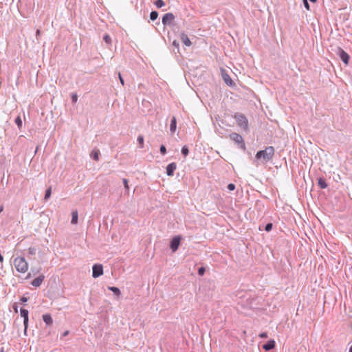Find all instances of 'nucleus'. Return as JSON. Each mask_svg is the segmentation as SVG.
Masks as SVG:
<instances>
[{
	"instance_id": "nucleus-18",
	"label": "nucleus",
	"mask_w": 352,
	"mask_h": 352,
	"mask_svg": "<svg viewBox=\"0 0 352 352\" xmlns=\"http://www.w3.org/2000/svg\"><path fill=\"white\" fill-rule=\"evenodd\" d=\"M99 155H100V151L99 150H93L91 151V153H90V157L96 160V161H98L99 160Z\"/></svg>"
},
{
	"instance_id": "nucleus-1",
	"label": "nucleus",
	"mask_w": 352,
	"mask_h": 352,
	"mask_svg": "<svg viewBox=\"0 0 352 352\" xmlns=\"http://www.w3.org/2000/svg\"><path fill=\"white\" fill-rule=\"evenodd\" d=\"M274 155V148L273 146H267L264 150L258 151L255 157L257 160H261L263 163H266L272 160Z\"/></svg>"
},
{
	"instance_id": "nucleus-24",
	"label": "nucleus",
	"mask_w": 352,
	"mask_h": 352,
	"mask_svg": "<svg viewBox=\"0 0 352 352\" xmlns=\"http://www.w3.org/2000/svg\"><path fill=\"white\" fill-rule=\"evenodd\" d=\"M154 4L157 8H160L165 5L163 0H156Z\"/></svg>"
},
{
	"instance_id": "nucleus-38",
	"label": "nucleus",
	"mask_w": 352,
	"mask_h": 352,
	"mask_svg": "<svg viewBox=\"0 0 352 352\" xmlns=\"http://www.w3.org/2000/svg\"><path fill=\"white\" fill-rule=\"evenodd\" d=\"M259 336L262 338H267V333L266 332L261 333Z\"/></svg>"
},
{
	"instance_id": "nucleus-36",
	"label": "nucleus",
	"mask_w": 352,
	"mask_h": 352,
	"mask_svg": "<svg viewBox=\"0 0 352 352\" xmlns=\"http://www.w3.org/2000/svg\"><path fill=\"white\" fill-rule=\"evenodd\" d=\"M118 77H119V80L120 81V83L122 84V85H124V80L121 75V74L119 72L118 73Z\"/></svg>"
},
{
	"instance_id": "nucleus-23",
	"label": "nucleus",
	"mask_w": 352,
	"mask_h": 352,
	"mask_svg": "<svg viewBox=\"0 0 352 352\" xmlns=\"http://www.w3.org/2000/svg\"><path fill=\"white\" fill-rule=\"evenodd\" d=\"M138 144H139V147L140 148H142L144 147V137L142 135H139L138 137Z\"/></svg>"
},
{
	"instance_id": "nucleus-5",
	"label": "nucleus",
	"mask_w": 352,
	"mask_h": 352,
	"mask_svg": "<svg viewBox=\"0 0 352 352\" xmlns=\"http://www.w3.org/2000/svg\"><path fill=\"white\" fill-rule=\"evenodd\" d=\"M175 18L173 13H166L162 17V23L164 26H170L173 25Z\"/></svg>"
},
{
	"instance_id": "nucleus-4",
	"label": "nucleus",
	"mask_w": 352,
	"mask_h": 352,
	"mask_svg": "<svg viewBox=\"0 0 352 352\" xmlns=\"http://www.w3.org/2000/svg\"><path fill=\"white\" fill-rule=\"evenodd\" d=\"M230 138L231 140L234 141L241 148L244 150L245 149V144L243 138L240 134L236 133H232L230 135Z\"/></svg>"
},
{
	"instance_id": "nucleus-17",
	"label": "nucleus",
	"mask_w": 352,
	"mask_h": 352,
	"mask_svg": "<svg viewBox=\"0 0 352 352\" xmlns=\"http://www.w3.org/2000/svg\"><path fill=\"white\" fill-rule=\"evenodd\" d=\"M318 184L320 188L324 189L327 187V184L325 179L322 177H320L318 179Z\"/></svg>"
},
{
	"instance_id": "nucleus-3",
	"label": "nucleus",
	"mask_w": 352,
	"mask_h": 352,
	"mask_svg": "<svg viewBox=\"0 0 352 352\" xmlns=\"http://www.w3.org/2000/svg\"><path fill=\"white\" fill-rule=\"evenodd\" d=\"M234 118L236 120L237 125L244 129L245 131H248V120L245 116L242 113H236L234 116Z\"/></svg>"
},
{
	"instance_id": "nucleus-41",
	"label": "nucleus",
	"mask_w": 352,
	"mask_h": 352,
	"mask_svg": "<svg viewBox=\"0 0 352 352\" xmlns=\"http://www.w3.org/2000/svg\"><path fill=\"white\" fill-rule=\"evenodd\" d=\"M349 352H352V345L350 346Z\"/></svg>"
},
{
	"instance_id": "nucleus-30",
	"label": "nucleus",
	"mask_w": 352,
	"mask_h": 352,
	"mask_svg": "<svg viewBox=\"0 0 352 352\" xmlns=\"http://www.w3.org/2000/svg\"><path fill=\"white\" fill-rule=\"evenodd\" d=\"M78 100V96L75 93L72 94V103H76Z\"/></svg>"
},
{
	"instance_id": "nucleus-12",
	"label": "nucleus",
	"mask_w": 352,
	"mask_h": 352,
	"mask_svg": "<svg viewBox=\"0 0 352 352\" xmlns=\"http://www.w3.org/2000/svg\"><path fill=\"white\" fill-rule=\"evenodd\" d=\"M222 77L224 82L230 87H233L235 85V83L233 82L230 76L228 74L223 73Z\"/></svg>"
},
{
	"instance_id": "nucleus-6",
	"label": "nucleus",
	"mask_w": 352,
	"mask_h": 352,
	"mask_svg": "<svg viewBox=\"0 0 352 352\" xmlns=\"http://www.w3.org/2000/svg\"><path fill=\"white\" fill-rule=\"evenodd\" d=\"M181 240L182 236L179 235L175 236L171 239L170 243V248L173 252L177 250L180 245Z\"/></svg>"
},
{
	"instance_id": "nucleus-32",
	"label": "nucleus",
	"mask_w": 352,
	"mask_h": 352,
	"mask_svg": "<svg viewBox=\"0 0 352 352\" xmlns=\"http://www.w3.org/2000/svg\"><path fill=\"white\" fill-rule=\"evenodd\" d=\"M205 271H206L205 268L204 267H201L198 269V274L199 276H203L205 273Z\"/></svg>"
},
{
	"instance_id": "nucleus-43",
	"label": "nucleus",
	"mask_w": 352,
	"mask_h": 352,
	"mask_svg": "<svg viewBox=\"0 0 352 352\" xmlns=\"http://www.w3.org/2000/svg\"><path fill=\"white\" fill-rule=\"evenodd\" d=\"M309 1H310L311 2H312V3H315V2H316V1H317V0H309Z\"/></svg>"
},
{
	"instance_id": "nucleus-26",
	"label": "nucleus",
	"mask_w": 352,
	"mask_h": 352,
	"mask_svg": "<svg viewBox=\"0 0 352 352\" xmlns=\"http://www.w3.org/2000/svg\"><path fill=\"white\" fill-rule=\"evenodd\" d=\"M14 122L19 129L22 126V120L20 116H17Z\"/></svg>"
},
{
	"instance_id": "nucleus-14",
	"label": "nucleus",
	"mask_w": 352,
	"mask_h": 352,
	"mask_svg": "<svg viewBox=\"0 0 352 352\" xmlns=\"http://www.w3.org/2000/svg\"><path fill=\"white\" fill-rule=\"evenodd\" d=\"M180 38L182 42L186 45V46H190L192 43L189 38L188 37L187 34H186L184 32H182L180 35Z\"/></svg>"
},
{
	"instance_id": "nucleus-25",
	"label": "nucleus",
	"mask_w": 352,
	"mask_h": 352,
	"mask_svg": "<svg viewBox=\"0 0 352 352\" xmlns=\"http://www.w3.org/2000/svg\"><path fill=\"white\" fill-rule=\"evenodd\" d=\"M181 152L184 157H186L189 153L188 148L186 146H184L182 148Z\"/></svg>"
},
{
	"instance_id": "nucleus-2",
	"label": "nucleus",
	"mask_w": 352,
	"mask_h": 352,
	"mask_svg": "<svg viewBox=\"0 0 352 352\" xmlns=\"http://www.w3.org/2000/svg\"><path fill=\"white\" fill-rule=\"evenodd\" d=\"M14 265L16 270L21 273H25L28 269V264L23 257H16L14 260Z\"/></svg>"
},
{
	"instance_id": "nucleus-10",
	"label": "nucleus",
	"mask_w": 352,
	"mask_h": 352,
	"mask_svg": "<svg viewBox=\"0 0 352 352\" xmlns=\"http://www.w3.org/2000/svg\"><path fill=\"white\" fill-rule=\"evenodd\" d=\"M177 168V164L175 162H172L166 166V174L168 176H173L174 172Z\"/></svg>"
},
{
	"instance_id": "nucleus-44",
	"label": "nucleus",
	"mask_w": 352,
	"mask_h": 352,
	"mask_svg": "<svg viewBox=\"0 0 352 352\" xmlns=\"http://www.w3.org/2000/svg\"><path fill=\"white\" fill-rule=\"evenodd\" d=\"M14 310H15L16 312H17V307H15Z\"/></svg>"
},
{
	"instance_id": "nucleus-33",
	"label": "nucleus",
	"mask_w": 352,
	"mask_h": 352,
	"mask_svg": "<svg viewBox=\"0 0 352 352\" xmlns=\"http://www.w3.org/2000/svg\"><path fill=\"white\" fill-rule=\"evenodd\" d=\"M303 5L307 10H310V6L307 0H302Z\"/></svg>"
},
{
	"instance_id": "nucleus-21",
	"label": "nucleus",
	"mask_w": 352,
	"mask_h": 352,
	"mask_svg": "<svg viewBox=\"0 0 352 352\" xmlns=\"http://www.w3.org/2000/svg\"><path fill=\"white\" fill-rule=\"evenodd\" d=\"M51 194H52V187L50 186L45 191L44 199L45 201L48 200L50 199V197H51Z\"/></svg>"
},
{
	"instance_id": "nucleus-7",
	"label": "nucleus",
	"mask_w": 352,
	"mask_h": 352,
	"mask_svg": "<svg viewBox=\"0 0 352 352\" xmlns=\"http://www.w3.org/2000/svg\"><path fill=\"white\" fill-rule=\"evenodd\" d=\"M103 274V267L101 264H94L92 267V276L96 278Z\"/></svg>"
},
{
	"instance_id": "nucleus-20",
	"label": "nucleus",
	"mask_w": 352,
	"mask_h": 352,
	"mask_svg": "<svg viewBox=\"0 0 352 352\" xmlns=\"http://www.w3.org/2000/svg\"><path fill=\"white\" fill-rule=\"evenodd\" d=\"M108 289L111 291L117 297H119L121 295L120 290L118 287H108Z\"/></svg>"
},
{
	"instance_id": "nucleus-19",
	"label": "nucleus",
	"mask_w": 352,
	"mask_h": 352,
	"mask_svg": "<svg viewBox=\"0 0 352 352\" xmlns=\"http://www.w3.org/2000/svg\"><path fill=\"white\" fill-rule=\"evenodd\" d=\"M72 217L71 223L72 224H76L78 223V211L77 210L73 211L72 213Z\"/></svg>"
},
{
	"instance_id": "nucleus-35",
	"label": "nucleus",
	"mask_w": 352,
	"mask_h": 352,
	"mask_svg": "<svg viewBox=\"0 0 352 352\" xmlns=\"http://www.w3.org/2000/svg\"><path fill=\"white\" fill-rule=\"evenodd\" d=\"M227 188L229 190L232 191L235 189V185L234 184H229Z\"/></svg>"
},
{
	"instance_id": "nucleus-9",
	"label": "nucleus",
	"mask_w": 352,
	"mask_h": 352,
	"mask_svg": "<svg viewBox=\"0 0 352 352\" xmlns=\"http://www.w3.org/2000/svg\"><path fill=\"white\" fill-rule=\"evenodd\" d=\"M339 51H340V59L342 60V61L345 65H348L349 61V54L345 51H344L342 49H341V48L339 49Z\"/></svg>"
},
{
	"instance_id": "nucleus-15",
	"label": "nucleus",
	"mask_w": 352,
	"mask_h": 352,
	"mask_svg": "<svg viewBox=\"0 0 352 352\" xmlns=\"http://www.w3.org/2000/svg\"><path fill=\"white\" fill-rule=\"evenodd\" d=\"M43 320L47 325H50L53 323V319L50 314H45L43 315Z\"/></svg>"
},
{
	"instance_id": "nucleus-29",
	"label": "nucleus",
	"mask_w": 352,
	"mask_h": 352,
	"mask_svg": "<svg viewBox=\"0 0 352 352\" xmlns=\"http://www.w3.org/2000/svg\"><path fill=\"white\" fill-rule=\"evenodd\" d=\"M160 151L162 155H164L166 154V148L164 144H162L160 148Z\"/></svg>"
},
{
	"instance_id": "nucleus-31",
	"label": "nucleus",
	"mask_w": 352,
	"mask_h": 352,
	"mask_svg": "<svg viewBox=\"0 0 352 352\" xmlns=\"http://www.w3.org/2000/svg\"><path fill=\"white\" fill-rule=\"evenodd\" d=\"M36 249L35 248L31 247L28 249V253L31 255H34L36 254Z\"/></svg>"
},
{
	"instance_id": "nucleus-27",
	"label": "nucleus",
	"mask_w": 352,
	"mask_h": 352,
	"mask_svg": "<svg viewBox=\"0 0 352 352\" xmlns=\"http://www.w3.org/2000/svg\"><path fill=\"white\" fill-rule=\"evenodd\" d=\"M272 228H273V224L272 223H268L265 226V230L266 232H270L272 230Z\"/></svg>"
},
{
	"instance_id": "nucleus-39",
	"label": "nucleus",
	"mask_w": 352,
	"mask_h": 352,
	"mask_svg": "<svg viewBox=\"0 0 352 352\" xmlns=\"http://www.w3.org/2000/svg\"><path fill=\"white\" fill-rule=\"evenodd\" d=\"M21 300L23 302H26L28 300V298L27 297H25V296H23L21 298Z\"/></svg>"
},
{
	"instance_id": "nucleus-28",
	"label": "nucleus",
	"mask_w": 352,
	"mask_h": 352,
	"mask_svg": "<svg viewBox=\"0 0 352 352\" xmlns=\"http://www.w3.org/2000/svg\"><path fill=\"white\" fill-rule=\"evenodd\" d=\"M103 40L107 43V44H110L111 42V38L110 37L109 35L108 34H105L104 36H103Z\"/></svg>"
},
{
	"instance_id": "nucleus-42",
	"label": "nucleus",
	"mask_w": 352,
	"mask_h": 352,
	"mask_svg": "<svg viewBox=\"0 0 352 352\" xmlns=\"http://www.w3.org/2000/svg\"><path fill=\"white\" fill-rule=\"evenodd\" d=\"M3 211V206L0 207V213Z\"/></svg>"
},
{
	"instance_id": "nucleus-13",
	"label": "nucleus",
	"mask_w": 352,
	"mask_h": 352,
	"mask_svg": "<svg viewBox=\"0 0 352 352\" xmlns=\"http://www.w3.org/2000/svg\"><path fill=\"white\" fill-rule=\"evenodd\" d=\"M275 341L274 340H270L265 344H263V348L265 351H270L275 347Z\"/></svg>"
},
{
	"instance_id": "nucleus-8",
	"label": "nucleus",
	"mask_w": 352,
	"mask_h": 352,
	"mask_svg": "<svg viewBox=\"0 0 352 352\" xmlns=\"http://www.w3.org/2000/svg\"><path fill=\"white\" fill-rule=\"evenodd\" d=\"M28 314H29L28 310H27L25 309H23V308H21L20 309L21 316L23 318V324L25 327V333L26 332L28 326V320H29Z\"/></svg>"
},
{
	"instance_id": "nucleus-11",
	"label": "nucleus",
	"mask_w": 352,
	"mask_h": 352,
	"mask_svg": "<svg viewBox=\"0 0 352 352\" xmlns=\"http://www.w3.org/2000/svg\"><path fill=\"white\" fill-rule=\"evenodd\" d=\"M44 278H45L44 275H40L37 278L34 279L32 281L31 284L32 286H34L36 287H39L41 285V283H43Z\"/></svg>"
},
{
	"instance_id": "nucleus-16",
	"label": "nucleus",
	"mask_w": 352,
	"mask_h": 352,
	"mask_svg": "<svg viewBox=\"0 0 352 352\" xmlns=\"http://www.w3.org/2000/svg\"><path fill=\"white\" fill-rule=\"evenodd\" d=\"M176 128H177V120H176V118L175 116H173L171 119L170 124V132L174 133L176 131Z\"/></svg>"
},
{
	"instance_id": "nucleus-37",
	"label": "nucleus",
	"mask_w": 352,
	"mask_h": 352,
	"mask_svg": "<svg viewBox=\"0 0 352 352\" xmlns=\"http://www.w3.org/2000/svg\"><path fill=\"white\" fill-rule=\"evenodd\" d=\"M173 45L174 47H175L178 50H179V43L178 41H177L176 40H175L173 42Z\"/></svg>"
},
{
	"instance_id": "nucleus-34",
	"label": "nucleus",
	"mask_w": 352,
	"mask_h": 352,
	"mask_svg": "<svg viewBox=\"0 0 352 352\" xmlns=\"http://www.w3.org/2000/svg\"><path fill=\"white\" fill-rule=\"evenodd\" d=\"M122 182H123V184H124V188L126 190H129V184H128V180L124 178L122 179Z\"/></svg>"
},
{
	"instance_id": "nucleus-22",
	"label": "nucleus",
	"mask_w": 352,
	"mask_h": 352,
	"mask_svg": "<svg viewBox=\"0 0 352 352\" xmlns=\"http://www.w3.org/2000/svg\"><path fill=\"white\" fill-rule=\"evenodd\" d=\"M158 17V12L157 11H152L151 13H150V19L151 21H155L157 19Z\"/></svg>"
},
{
	"instance_id": "nucleus-40",
	"label": "nucleus",
	"mask_w": 352,
	"mask_h": 352,
	"mask_svg": "<svg viewBox=\"0 0 352 352\" xmlns=\"http://www.w3.org/2000/svg\"><path fill=\"white\" fill-rule=\"evenodd\" d=\"M69 331H65L63 333V336L65 337V336H67L68 334H69Z\"/></svg>"
}]
</instances>
